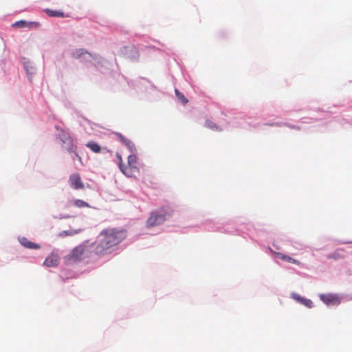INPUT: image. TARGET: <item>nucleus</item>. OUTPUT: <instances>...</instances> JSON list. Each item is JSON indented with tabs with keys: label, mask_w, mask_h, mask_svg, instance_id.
<instances>
[{
	"label": "nucleus",
	"mask_w": 352,
	"mask_h": 352,
	"mask_svg": "<svg viewBox=\"0 0 352 352\" xmlns=\"http://www.w3.org/2000/svg\"><path fill=\"white\" fill-rule=\"evenodd\" d=\"M126 238V232L109 228L100 232L94 245V253L98 256L110 254L115 246Z\"/></svg>",
	"instance_id": "f257e3e1"
},
{
	"label": "nucleus",
	"mask_w": 352,
	"mask_h": 352,
	"mask_svg": "<svg viewBox=\"0 0 352 352\" xmlns=\"http://www.w3.org/2000/svg\"><path fill=\"white\" fill-rule=\"evenodd\" d=\"M93 243H91L89 240L85 241L82 243L76 246L73 249L68 258L73 261H81L85 258H91L94 250H92Z\"/></svg>",
	"instance_id": "f03ea898"
},
{
	"label": "nucleus",
	"mask_w": 352,
	"mask_h": 352,
	"mask_svg": "<svg viewBox=\"0 0 352 352\" xmlns=\"http://www.w3.org/2000/svg\"><path fill=\"white\" fill-rule=\"evenodd\" d=\"M137 164V156L134 154H131L128 157L127 166H124L123 164H120V169L126 176L132 177L135 173L138 172Z\"/></svg>",
	"instance_id": "7ed1b4c3"
},
{
	"label": "nucleus",
	"mask_w": 352,
	"mask_h": 352,
	"mask_svg": "<svg viewBox=\"0 0 352 352\" xmlns=\"http://www.w3.org/2000/svg\"><path fill=\"white\" fill-rule=\"evenodd\" d=\"M170 214L165 212L164 210L162 211H154L151 212L150 217L146 221V226L148 228L157 226L166 219L167 216H170Z\"/></svg>",
	"instance_id": "20e7f679"
},
{
	"label": "nucleus",
	"mask_w": 352,
	"mask_h": 352,
	"mask_svg": "<svg viewBox=\"0 0 352 352\" xmlns=\"http://www.w3.org/2000/svg\"><path fill=\"white\" fill-rule=\"evenodd\" d=\"M58 136L68 152H75L76 146L74 144L73 139L67 131L61 130Z\"/></svg>",
	"instance_id": "39448f33"
},
{
	"label": "nucleus",
	"mask_w": 352,
	"mask_h": 352,
	"mask_svg": "<svg viewBox=\"0 0 352 352\" xmlns=\"http://www.w3.org/2000/svg\"><path fill=\"white\" fill-rule=\"evenodd\" d=\"M69 184L72 188L76 190L84 188L83 182L78 173H74L69 176Z\"/></svg>",
	"instance_id": "423d86ee"
},
{
	"label": "nucleus",
	"mask_w": 352,
	"mask_h": 352,
	"mask_svg": "<svg viewBox=\"0 0 352 352\" xmlns=\"http://www.w3.org/2000/svg\"><path fill=\"white\" fill-rule=\"evenodd\" d=\"M320 298L324 303L327 305H338L340 302L338 296L332 294H321L320 296Z\"/></svg>",
	"instance_id": "0eeeda50"
},
{
	"label": "nucleus",
	"mask_w": 352,
	"mask_h": 352,
	"mask_svg": "<svg viewBox=\"0 0 352 352\" xmlns=\"http://www.w3.org/2000/svg\"><path fill=\"white\" fill-rule=\"evenodd\" d=\"M59 263V257L56 254H51L49 256L46 258L44 261V265L47 267H56L58 265Z\"/></svg>",
	"instance_id": "6e6552de"
},
{
	"label": "nucleus",
	"mask_w": 352,
	"mask_h": 352,
	"mask_svg": "<svg viewBox=\"0 0 352 352\" xmlns=\"http://www.w3.org/2000/svg\"><path fill=\"white\" fill-rule=\"evenodd\" d=\"M292 297L298 302L300 303L301 305H303L304 306L308 308H311L313 307V302L309 299H307L295 293L292 294Z\"/></svg>",
	"instance_id": "1a4fd4ad"
},
{
	"label": "nucleus",
	"mask_w": 352,
	"mask_h": 352,
	"mask_svg": "<svg viewBox=\"0 0 352 352\" xmlns=\"http://www.w3.org/2000/svg\"><path fill=\"white\" fill-rule=\"evenodd\" d=\"M19 241L23 247L28 248V249H39L41 248V246L38 244L34 243L29 241L25 237L21 238L19 239Z\"/></svg>",
	"instance_id": "9d476101"
},
{
	"label": "nucleus",
	"mask_w": 352,
	"mask_h": 352,
	"mask_svg": "<svg viewBox=\"0 0 352 352\" xmlns=\"http://www.w3.org/2000/svg\"><path fill=\"white\" fill-rule=\"evenodd\" d=\"M39 23L38 22H26L25 21H19L13 24L14 27L24 28V27H38Z\"/></svg>",
	"instance_id": "9b49d317"
},
{
	"label": "nucleus",
	"mask_w": 352,
	"mask_h": 352,
	"mask_svg": "<svg viewBox=\"0 0 352 352\" xmlns=\"http://www.w3.org/2000/svg\"><path fill=\"white\" fill-rule=\"evenodd\" d=\"M276 254L280 259H281L283 261H285L287 262L292 263H294V264H296L298 265H301V263L300 261L292 258L289 256H287L286 254H282L280 252H276Z\"/></svg>",
	"instance_id": "f8f14e48"
},
{
	"label": "nucleus",
	"mask_w": 352,
	"mask_h": 352,
	"mask_svg": "<svg viewBox=\"0 0 352 352\" xmlns=\"http://www.w3.org/2000/svg\"><path fill=\"white\" fill-rule=\"evenodd\" d=\"M86 146L90 148L94 153H99L101 151V146L96 142L90 141L86 144Z\"/></svg>",
	"instance_id": "ddd939ff"
},
{
	"label": "nucleus",
	"mask_w": 352,
	"mask_h": 352,
	"mask_svg": "<svg viewBox=\"0 0 352 352\" xmlns=\"http://www.w3.org/2000/svg\"><path fill=\"white\" fill-rule=\"evenodd\" d=\"M83 55H88L91 57V54L84 49H76L72 53V56L74 58H80Z\"/></svg>",
	"instance_id": "4468645a"
},
{
	"label": "nucleus",
	"mask_w": 352,
	"mask_h": 352,
	"mask_svg": "<svg viewBox=\"0 0 352 352\" xmlns=\"http://www.w3.org/2000/svg\"><path fill=\"white\" fill-rule=\"evenodd\" d=\"M45 12L47 14L52 17H65L66 16L64 14V12L57 10H53L50 9H47L45 10Z\"/></svg>",
	"instance_id": "2eb2a0df"
},
{
	"label": "nucleus",
	"mask_w": 352,
	"mask_h": 352,
	"mask_svg": "<svg viewBox=\"0 0 352 352\" xmlns=\"http://www.w3.org/2000/svg\"><path fill=\"white\" fill-rule=\"evenodd\" d=\"M81 229L78 230H65L62 232L60 235L61 236H72L74 234H77L81 232Z\"/></svg>",
	"instance_id": "dca6fc26"
},
{
	"label": "nucleus",
	"mask_w": 352,
	"mask_h": 352,
	"mask_svg": "<svg viewBox=\"0 0 352 352\" xmlns=\"http://www.w3.org/2000/svg\"><path fill=\"white\" fill-rule=\"evenodd\" d=\"M74 205L78 208H89V207H90L88 203H87L81 199H76L74 201Z\"/></svg>",
	"instance_id": "f3484780"
},
{
	"label": "nucleus",
	"mask_w": 352,
	"mask_h": 352,
	"mask_svg": "<svg viewBox=\"0 0 352 352\" xmlns=\"http://www.w3.org/2000/svg\"><path fill=\"white\" fill-rule=\"evenodd\" d=\"M342 257H343V256L341 255L338 250L334 252L333 253L329 254L327 256V258L328 259H334V260H338Z\"/></svg>",
	"instance_id": "a211bd4d"
},
{
	"label": "nucleus",
	"mask_w": 352,
	"mask_h": 352,
	"mask_svg": "<svg viewBox=\"0 0 352 352\" xmlns=\"http://www.w3.org/2000/svg\"><path fill=\"white\" fill-rule=\"evenodd\" d=\"M175 94L177 98L182 102V104H185L188 102V100L184 96V94L179 92L177 89H175Z\"/></svg>",
	"instance_id": "6ab92c4d"
},
{
	"label": "nucleus",
	"mask_w": 352,
	"mask_h": 352,
	"mask_svg": "<svg viewBox=\"0 0 352 352\" xmlns=\"http://www.w3.org/2000/svg\"><path fill=\"white\" fill-rule=\"evenodd\" d=\"M124 144L129 148V149L131 151H133V150L135 149V146H134L133 143L131 141H130L129 140H128L127 142Z\"/></svg>",
	"instance_id": "aec40b11"
},
{
	"label": "nucleus",
	"mask_w": 352,
	"mask_h": 352,
	"mask_svg": "<svg viewBox=\"0 0 352 352\" xmlns=\"http://www.w3.org/2000/svg\"><path fill=\"white\" fill-rule=\"evenodd\" d=\"M116 157L118 160V166L120 167V164H122V160L121 155L119 153H116Z\"/></svg>",
	"instance_id": "412c9836"
},
{
	"label": "nucleus",
	"mask_w": 352,
	"mask_h": 352,
	"mask_svg": "<svg viewBox=\"0 0 352 352\" xmlns=\"http://www.w3.org/2000/svg\"><path fill=\"white\" fill-rule=\"evenodd\" d=\"M118 136H119L120 140L122 142L123 144H125L127 142L128 139L124 138L121 134H119Z\"/></svg>",
	"instance_id": "4be33fe9"
},
{
	"label": "nucleus",
	"mask_w": 352,
	"mask_h": 352,
	"mask_svg": "<svg viewBox=\"0 0 352 352\" xmlns=\"http://www.w3.org/2000/svg\"><path fill=\"white\" fill-rule=\"evenodd\" d=\"M118 136H119L120 140L122 142L123 144H125L127 142L128 139L124 138L121 134H119Z\"/></svg>",
	"instance_id": "5701e85b"
},
{
	"label": "nucleus",
	"mask_w": 352,
	"mask_h": 352,
	"mask_svg": "<svg viewBox=\"0 0 352 352\" xmlns=\"http://www.w3.org/2000/svg\"><path fill=\"white\" fill-rule=\"evenodd\" d=\"M75 151H76V150ZM74 153H75V157H76V159H78V160L81 162L82 161L81 157L76 152H74Z\"/></svg>",
	"instance_id": "b1692460"
},
{
	"label": "nucleus",
	"mask_w": 352,
	"mask_h": 352,
	"mask_svg": "<svg viewBox=\"0 0 352 352\" xmlns=\"http://www.w3.org/2000/svg\"><path fill=\"white\" fill-rule=\"evenodd\" d=\"M208 126H209L210 128H212V124H210V125L208 124Z\"/></svg>",
	"instance_id": "393cba45"
},
{
	"label": "nucleus",
	"mask_w": 352,
	"mask_h": 352,
	"mask_svg": "<svg viewBox=\"0 0 352 352\" xmlns=\"http://www.w3.org/2000/svg\"><path fill=\"white\" fill-rule=\"evenodd\" d=\"M208 126H209L210 128H212V124H210V125L208 124Z\"/></svg>",
	"instance_id": "a878e982"
}]
</instances>
